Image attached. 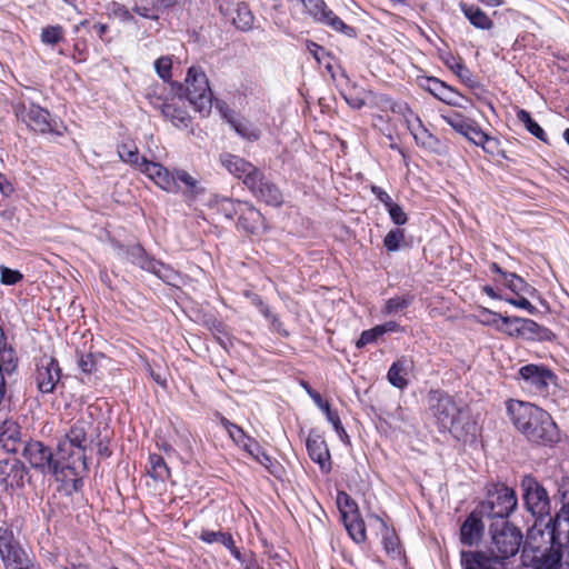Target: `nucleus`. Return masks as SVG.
Returning a JSON list of instances; mask_svg holds the SVG:
<instances>
[{"instance_id": "f257e3e1", "label": "nucleus", "mask_w": 569, "mask_h": 569, "mask_svg": "<svg viewBox=\"0 0 569 569\" xmlns=\"http://www.w3.org/2000/svg\"><path fill=\"white\" fill-rule=\"evenodd\" d=\"M507 417L515 429L530 443L552 447L560 440V431L549 412L529 401L507 399Z\"/></svg>"}, {"instance_id": "f03ea898", "label": "nucleus", "mask_w": 569, "mask_h": 569, "mask_svg": "<svg viewBox=\"0 0 569 569\" xmlns=\"http://www.w3.org/2000/svg\"><path fill=\"white\" fill-rule=\"evenodd\" d=\"M490 555L483 551L462 553L465 569H505L502 561L515 557L526 542L519 528L509 521H492Z\"/></svg>"}, {"instance_id": "7ed1b4c3", "label": "nucleus", "mask_w": 569, "mask_h": 569, "mask_svg": "<svg viewBox=\"0 0 569 569\" xmlns=\"http://www.w3.org/2000/svg\"><path fill=\"white\" fill-rule=\"evenodd\" d=\"M429 410L440 433L449 432L462 442L473 441L478 425L468 406H459L455 398L441 390L429 392Z\"/></svg>"}, {"instance_id": "20e7f679", "label": "nucleus", "mask_w": 569, "mask_h": 569, "mask_svg": "<svg viewBox=\"0 0 569 569\" xmlns=\"http://www.w3.org/2000/svg\"><path fill=\"white\" fill-rule=\"evenodd\" d=\"M21 456L34 471L51 475L68 495L83 488V480L76 478L74 467L68 465L63 455L56 457L53 449L41 440L30 438L24 441Z\"/></svg>"}, {"instance_id": "39448f33", "label": "nucleus", "mask_w": 569, "mask_h": 569, "mask_svg": "<svg viewBox=\"0 0 569 569\" xmlns=\"http://www.w3.org/2000/svg\"><path fill=\"white\" fill-rule=\"evenodd\" d=\"M98 426L91 416L78 418L66 436L57 443V453L63 455L68 465L74 467L76 478L82 479L88 472L86 450Z\"/></svg>"}, {"instance_id": "423d86ee", "label": "nucleus", "mask_w": 569, "mask_h": 569, "mask_svg": "<svg viewBox=\"0 0 569 569\" xmlns=\"http://www.w3.org/2000/svg\"><path fill=\"white\" fill-rule=\"evenodd\" d=\"M549 547L541 548L539 541L545 539L543 530L531 529L527 533V539L521 549V560L523 566L531 569H559L562 560V548H568V538L561 536L558 541L552 539V518L548 525Z\"/></svg>"}, {"instance_id": "0eeeda50", "label": "nucleus", "mask_w": 569, "mask_h": 569, "mask_svg": "<svg viewBox=\"0 0 569 569\" xmlns=\"http://www.w3.org/2000/svg\"><path fill=\"white\" fill-rule=\"evenodd\" d=\"M12 109L17 119L34 132L58 137H62L67 132V127L52 119L49 110L39 104L20 99L13 103Z\"/></svg>"}, {"instance_id": "6e6552de", "label": "nucleus", "mask_w": 569, "mask_h": 569, "mask_svg": "<svg viewBox=\"0 0 569 569\" xmlns=\"http://www.w3.org/2000/svg\"><path fill=\"white\" fill-rule=\"evenodd\" d=\"M151 181L161 190L171 193L182 192L187 198L194 199L203 192L200 182L187 170L174 169L170 171L159 162Z\"/></svg>"}, {"instance_id": "1a4fd4ad", "label": "nucleus", "mask_w": 569, "mask_h": 569, "mask_svg": "<svg viewBox=\"0 0 569 569\" xmlns=\"http://www.w3.org/2000/svg\"><path fill=\"white\" fill-rule=\"evenodd\" d=\"M184 81L186 97L194 111L202 118L208 117L211 113L213 94L206 72L199 66H191Z\"/></svg>"}, {"instance_id": "9d476101", "label": "nucleus", "mask_w": 569, "mask_h": 569, "mask_svg": "<svg viewBox=\"0 0 569 569\" xmlns=\"http://www.w3.org/2000/svg\"><path fill=\"white\" fill-rule=\"evenodd\" d=\"M518 499L513 489L500 485L488 491L478 509L481 513L493 521H508L507 518L517 508Z\"/></svg>"}, {"instance_id": "9b49d317", "label": "nucleus", "mask_w": 569, "mask_h": 569, "mask_svg": "<svg viewBox=\"0 0 569 569\" xmlns=\"http://www.w3.org/2000/svg\"><path fill=\"white\" fill-rule=\"evenodd\" d=\"M516 380L520 387L536 396H547L549 386L557 380L556 373L545 365L528 363L519 368Z\"/></svg>"}, {"instance_id": "f8f14e48", "label": "nucleus", "mask_w": 569, "mask_h": 569, "mask_svg": "<svg viewBox=\"0 0 569 569\" xmlns=\"http://www.w3.org/2000/svg\"><path fill=\"white\" fill-rule=\"evenodd\" d=\"M0 558L6 569H32V561L9 527H0Z\"/></svg>"}, {"instance_id": "ddd939ff", "label": "nucleus", "mask_w": 569, "mask_h": 569, "mask_svg": "<svg viewBox=\"0 0 569 569\" xmlns=\"http://www.w3.org/2000/svg\"><path fill=\"white\" fill-rule=\"evenodd\" d=\"M520 486L527 510L535 517L548 516L551 510V501L542 483L536 477L526 475L521 479Z\"/></svg>"}, {"instance_id": "4468645a", "label": "nucleus", "mask_w": 569, "mask_h": 569, "mask_svg": "<svg viewBox=\"0 0 569 569\" xmlns=\"http://www.w3.org/2000/svg\"><path fill=\"white\" fill-rule=\"evenodd\" d=\"M503 325H517L511 330H505L510 337H521L530 341H552L556 338V335L549 328L529 318L505 317Z\"/></svg>"}, {"instance_id": "2eb2a0df", "label": "nucleus", "mask_w": 569, "mask_h": 569, "mask_svg": "<svg viewBox=\"0 0 569 569\" xmlns=\"http://www.w3.org/2000/svg\"><path fill=\"white\" fill-rule=\"evenodd\" d=\"M117 248L118 254L121 259H124L131 262L132 264L138 266L142 270L153 273L161 279L166 277L163 271H168L167 266L156 260L153 257L149 256L141 244H118Z\"/></svg>"}, {"instance_id": "dca6fc26", "label": "nucleus", "mask_w": 569, "mask_h": 569, "mask_svg": "<svg viewBox=\"0 0 569 569\" xmlns=\"http://www.w3.org/2000/svg\"><path fill=\"white\" fill-rule=\"evenodd\" d=\"M61 368L53 356L43 355L36 365L34 381L41 393H52L61 380Z\"/></svg>"}, {"instance_id": "f3484780", "label": "nucleus", "mask_w": 569, "mask_h": 569, "mask_svg": "<svg viewBox=\"0 0 569 569\" xmlns=\"http://www.w3.org/2000/svg\"><path fill=\"white\" fill-rule=\"evenodd\" d=\"M306 8L307 12L315 19V21L325 24L337 32L346 36H352L355 29L346 24L323 0H300Z\"/></svg>"}, {"instance_id": "a211bd4d", "label": "nucleus", "mask_w": 569, "mask_h": 569, "mask_svg": "<svg viewBox=\"0 0 569 569\" xmlns=\"http://www.w3.org/2000/svg\"><path fill=\"white\" fill-rule=\"evenodd\" d=\"M247 189L258 201L267 206L279 208L284 202L280 188L268 179L262 170H259L254 179L249 180Z\"/></svg>"}, {"instance_id": "6ab92c4d", "label": "nucleus", "mask_w": 569, "mask_h": 569, "mask_svg": "<svg viewBox=\"0 0 569 569\" xmlns=\"http://www.w3.org/2000/svg\"><path fill=\"white\" fill-rule=\"evenodd\" d=\"M30 480L29 469L21 460L8 458L0 460V486L6 491L23 488Z\"/></svg>"}, {"instance_id": "aec40b11", "label": "nucleus", "mask_w": 569, "mask_h": 569, "mask_svg": "<svg viewBox=\"0 0 569 569\" xmlns=\"http://www.w3.org/2000/svg\"><path fill=\"white\" fill-rule=\"evenodd\" d=\"M117 152L122 162L129 164L151 180L156 171L153 167H158L159 162L151 161L144 156H141L134 140L127 139L121 141L117 146Z\"/></svg>"}, {"instance_id": "412c9836", "label": "nucleus", "mask_w": 569, "mask_h": 569, "mask_svg": "<svg viewBox=\"0 0 569 569\" xmlns=\"http://www.w3.org/2000/svg\"><path fill=\"white\" fill-rule=\"evenodd\" d=\"M220 163L230 174L240 179L246 187L260 170L244 158L229 152L220 154Z\"/></svg>"}, {"instance_id": "4be33fe9", "label": "nucleus", "mask_w": 569, "mask_h": 569, "mask_svg": "<svg viewBox=\"0 0 569 569\" xmlns=\"http://www.w3.org/2000/svg\"><path fill=\"white\" fill-rule=\"evenodd\" d=\"M236 227L246 234H258L267 229V221L258 208L246 201L237 217Z\"/></svg>"}, {"instance_id": "5701e85b", "label": "nucleus", "mask_w": 569, "mask_h": 569, "mask_svg": "<svg viewBox=\"0 0 569 569\" xmlns=\"http://www.w3.org/2000/svg\"><path fill=\"white\" fill-rule=\"evenodd\" d=\"M421 87L431 93L436 99L451 107H463L459 101L460 99L468 101V99L456 88L449 86L436 77H426L423 82H421Z\"/></svg>"}, {"instance_id": "b1692460", "label": "nucleus", "mask_w": 569, "mask_h": 569, "mask_svg": "<svg viewBox=\"0 0 569 569\" xmlns=\"http://www.w3.org/2000/svg\"><path fill=\"white\" fill-rule=\"evenodd\" d=\"M306 447L310 459L319 465L321 472L329 473L332 469L331 456L323 437L319 433L310 432Z\"/></svg>"}, {"instance_id": "393cba45", "label": "nucleus", "mask_w": 569, "mask_h": 569, "mask_svg": "<svg viewBox=\"0 0 569 569\" xmlns=\"http://www.w3.org/2000/svg\"><path fill=\"white\" fill-rule=\"evenodd\" d=\"M160 113L178 129H188L192 124V118L186 108L184 101L180 97H170V100Z\"/></svg>"}, {"instance_id": "a878e982", "label": "nucleus", "mask_w": 569, "mask_h": 569, "mask_svg": "<svg viewBox=\"0 0 569 569\" xmlns=\"http://www.w3.org/2000/svg\"><path fill=\"white\" fill-rule=\"evenodd\" d=\"M483 515L477 508L462 522L460 527V541L465 546H473L483 536L485 526L482 522Z\"/></svg>"}, {"instance_id": "bb28decb", "label": "nucleus", "mask_w": 569, "mask_h": 569, "mask_svg": "<svg viewBox=\"0 0 569 569\" xmlns=\"http://www.w3.org/2000/svg\"><path fill=\"white\" fill-rule=\"evenodd\" d=\"M21 427L13 420H4L0 427V446L8 453H17L20 446Z\"/></svg>"}, {"instance_id": "cd10ccee", "label": "nucleus", "mask_w": 569, "mask_h": 569, "mask_svg": "<svg viewBox=\"0 0 569 569\" xmlns=\"http://www.w3.org/2000/svg\"><path fill=\"white\" fill-rule=\"evenodd\" d=\"M223 118L232 127V129L244 140L250 142L258 141L261 137L260 129L249 120H238L233 116V111L226 107Z\"/></svg>"}, {"instance_id": "c85d7f7f", "label": "nucleus", "mask_w": 569, "mask_h": 569, "mask_svg": "<svg viewBox=\"0 0 569 569\" xmlns=\"http://www.w3.org/2000/svg\"><path fill=\"white\" fill-rule=\"evenodd\" d=\"M199 539L206 543L220 542L223 545L238 561H243L242 553L236 546L234 539L230 532L212 531L204 529L201 531Z\"/></svg>"}, {"instance_id": "c756f323", "label": "nucleus", "mask_w": 569, "mask_h": 569, "mask_svg": "<svg viewBox=\"0 0 569 569\" xmlns=\"http://www.w3.org/2000/svg\"><path fill=\"white\" fill-rule=\"evenodd\" d=\"M146 473L157 482H167L171 479V470L164 458L159 453H149Z\"/></svg>"}, {"instance_id": "7c9ffc66", "label": "nucleus", "mask_w": 569, "mask_h": 569, "mask_svg": "<svg viewBox=\"0 0 569 569\" xmlns=\"http://www.w3.org/2000/svg\"><path fill=\"white\" fill-rule=\"evenodd\" d=\"M460 10L471 26L480 30L493 28L492 19L478 6L460 2Z\"/></svg>"}, {"instance_id": "2f4dec72", "label": "nucleus", "mask_w": 569, "mask_h": 569, "mask_svg": "<svg viewBox=\"0 0 569 569\" xmlns=\"http://www.w3.org/2000/svg\"><path fill=\"white\" fill-rule=\"evenodd\" d=\"M408 362L409 360L402 356L391 363L387 372V380L392 387L400 390L408 387Z\"/></svg>"}, {"instance_id": "473e14b6", "label": "nucleus", "mask_w": 569, "mask_h": 569, "mask_svg": "<svg viewBox=\"0 0 569 569\" xmlns=\"http://www.w3.org/2000/svg\"><path fill=\"white\" fill-rule=\"evenodd\" d=\"M382 546L387 556L393 560L405 558L400 539L393 528H389L383 521Z\"/></svg>"}, {"instance_id": "72a5a7b5", "label": "nucleus", "mask_w": 569, "mask_h": 569, "mask_svg": "<svg viewBox=\"0 0 569 569\" xmlns=\"http://www.w3.org/2000/svg\"><path fill=\"white\" fill-rule=\"evenodd\" d=\"M568 538V558H569V505L561 508L552 517V539L559 540L561 536Z\"/></svg>"}, {"instance_id": "f704fd0d", "label": "nucleus", "mask_w": 569, "mask_h": 569, "mask_svg": "<svg viewBox=\"0 0 569 569\" xmlns=\"http://www.w3.org/2000/svg\"><path fill=\"white\" fill-rule=\"evenodd\" d=\"M416 143L425 149L436 151L440 144L439 139L432 134L421 122L410 130Z\"/></svg>"}, {"instance_id": "c9c22d12", "label": "nucleus", "mask_w": 569, "mask_h": 569, "mask_svg": "<svg viewBox=\"0 0 569 569\" xmlns=\"http://www.w3.org/2000/svg\"><path fill=\"white\" fill-rule=\"evenodd\" d=\"M346 530L349 536L356 543H362L367 539L366 523L361 517L358 515L356 517L345 518L342 519Z\"/></svg>"}, {"instance_id": "e433bc0d", "label": "nucleus", "mask_w": 569, "mask_h": 569, "mask_svg": "<svg viewBox=\"0 0 569 569\" xmlns=\"http://www.w3.org/2000/svg\"><path fill=\"white\" fill-rule=\"evenodd\" d=\"M517 116V119L519 120V122H521L525 128L533 136L536 137L538 140L545 142V143H548V136L547 133L545 132V130L539 126L538 122H536L530 112L525 110V109H519L516 113Z\"/></svg>"}, {"instance_id": "4c0bfd02", "label": "nucleus", "mask_w": 569, "mask_h": 569, "mask_svg": "<svg viewBox=\"0 0 569 569\" xmlns=\"http://www.w3.org/2000/svg\"><path fill=\"white\" fill-rule=\"evenodd\" d=\"M254 16L247 3H238L236 16L232 18L233 26L241 31H249L252 29Z\"/></svg>"}, {"instance_id": "58836bf2", "label": "nucleus", "mask_w": 569, "mask_h": 569, "mask_svg": "<svg viewBox=\"0 0 569 569\" xmlns=\"http://www.w3.org/2000/svg\"><path fill=\"white\" fill-rule=\"evenodd\" d=\"M246 201L230 198H222L217 200L216 209L218 213H221L228 220H234L240 210L242 209Z\"/></svg>"}, {"instance_id": "ea45409f", "label": "nucleus", "mask_w": 569, "mask_h": 569, "mask_svg": "<svg viewBox=\"0 0 569 569\" xmlns=\"http://www.w3.org/2000/svg\"><path fill=\"white\" fill-rule=\"evenodd\" d=\"M415 301V296L407 292L402 296H395L389 298L382 308L383 315H395L411 306Z\"/></svg>"}, {"instance_id": "a19ab883", "label": "nucleus", "mask_w": 569, "mask_h": 569, "mask_svg": "<svg viewBox=\"0 0 569 569\" xmlns=\"http://www.w3.org/2000/svg\"><path fill=\"white\" fill-rule=\"evenodd\" d=\"M104 435L100 431L98 427V431H94L93 437L90 439L89 447H93L97 451V455L100 458H109L112 455V450L110 449V436L108 430L104 428Z\"/></svg>"}, {"instance_id": "79ce46f5", "label": "nucleus", "mask_w": 569, "mask_h": 569, "mask_svg": "<svg viewBox=\"0 0 569 569\" xmlns=\"http://www.w3.org/2000/svg\"><path fill=\"white\" fill-rule=\"evenodd\" d=\"M154 69L159 78L163 80L166 83H170L172 87L177 86L179 89L182 88V84L179 82H172V57L171 56H162L154 61Z\"/></svg>"}, {"instance_id": "37998d69", "label": "nucleus", "mask_w": 569, "mask_h": 569, "mask_svg": "<svg viewBox=\"0 0 569 569\" xmlns=\"http://www.w3.org/2000/svg\"><path fill=\"white\" fill-rule=\"evenodd\" d=\"M78 355V367L82 373L93 375L98 371V361L99 359L104 358L102 352H88V353H79Z\"/></svg>"}, {"instance_id": "c03bdc74", "label": "nucleus", "mask_w": 569, "mask_h": 569, "mask_svg": "<svg viewBox=\"0 0 569 569\" xmlns=\"http://www.w3.org/2000/svg\"><path fill=\"white\" fill-rule=\"evenodd\" d=\"M164 93L166 87L156 83L147 89L146 98L154 109H158L161 112V110L170 100V98L167 97Z\"/></svg>"}, {"instance_id": "a18cd8bd", "label": "nucleus", "mask_w": 569, "mask_h": 569, "mask_svg": "<svg viewBox=\"0 0 569 569\" xmlns=\"http://www.w3.org/2000/svg\"><path fill=\"white\" fill-rule=\"evenodd\" d=\"M406 246V233L401 228L390 229L383 238V247L388 252H395Z\"/></svg>"}, {"instance_id": "49530a36", "label": "nucleus", "mask_w": 569, "mask_h": 569, "mask_svg": "<svg viewBox=\"0 0 569 569\" xmlns=\"http://www.w3.org/2000/svg\"><path fill=\"white\" fill-rule=\"evenodd\" d=\"M505 286L511 290L516 296L520 293H531L536 291L523 278L515 272H508L505 277Z\"/></svg>"}, {"instance_id": "de8ad7c7", "label": "nucleus", "mask_w": 569, "mask_h": 569, "mask_svg": "<svg viewBox=\"0 0 569 569\" xmlns=\"http://www.w3.org/2000/svg\"><path fill=\"white\" fill-rule=\"evenodd\" d=\"M337 503L341 515V519L361 515L359 511L358 503L347 492L341 491L338 493Z\"/></svg>"}, {"instance_id": "09e8293b", "label": "nucleus", "mask_w": 569, "mask_h": 569, "mask_svg": "<svg viewBox=\"0 0 569 569\" xmlns=\"http://www.w3.org/2000/svg\"><path fill=\"white\" fill-rule=\"evenodd\" d=\"M478 312L479 315L476 317L478 323L488 327H495L497 330H503V328L498 323L500 321L503 325V318L506 316H502L501 313L492 311L486 307H478Z\"/></svg>"}, {"instance_id": "8fccbe9b", "label": "nucleus", "mask_w": 569, "mask_h": 569, "mask_svg": "<svg viewBox=\"0 0 569 569\" xmlns=\"http://www.w3.org/2000/svg\"><path fill=\"white\" fill-rule=\"evenodd\" d=\"M64 39V28L60 24L42 28L40 40L44 44L56 46Z\"/></svg>"}, {"instance_id": "3c124183", "label": "nucleus", "mask_w": 569, "mask_h": 569, "mask_svg": "<svg viewBox=\"0 0 569 569\" xmlns=\"http://www.w3.org/2000/svg\"><path fill=\"white\" fill-rule=\"evenodd\" d=\"M441 118L458 133H462L473 119H470L457 111H450L441 114Z\"/></svg>"}, {"instance_id": "603ef678", "label": "nucleus", "mask_w": 569, "mask_h": 569, "mask_svg": "<svg viewBox=\"0 0 569 569\" xmlns=\"http://www.w3.org/2000/svg\"><path fill=\"white\" fill-rule=\"evenodd\" d=\"M108 16L109 18L118 19L123 23L134 22L132 11L118 1H112L108 4Z\"/></svg>"}, {"instance_id": "864d4df0", "label": "nucleus", "mask_w": 569, "mask_h": 569, "mask_svg": "<svg viewBox=\"0 0 569 569\" xmlns=\"http://www.w3.org/2000/svg\"><path fill=\"white\" fill-rule=\"evenodd\" d=\"M220 423L226 429L233 442L239 447H241V445L244 443L246 440L250 437L240 426L231 422L226 417H221Z\"/></svg>"}, {"instance_id": "5fc2aeb1", "label": "nucleus", "mask_w": 569, "mask_h": 569, "mask_svg": "<svg viewBox=\"0 0 569 569\" xmlns=\"http://www.w3.org/2000/svg\"><path fill=\"white\" fill-rule=\"evenodd\" d=\"M18 366V358L11 347H4L0 350V369L3 372L11 373Z\"/></svg>"}, {"instance_id": "6e6d98bb", "label": "nucleus", "mask_w": 569, "mask_h": 569, "mask_svg": "<svg viewBox=\"0 0 569 569\" xmlns=\"http://www.w3.org/2000/svg\"><path fill=\"white\" fill-rule=\"evenodd\" d=\"M396 114L403 119L409 131L422 122L420 117L413 112L406 102H400L399 107H397Z\"/></svg>"}, {"instance_id": "4d7b16f0", "label": "nucleus", "mask_w": 569, "mask_h": 569, "mask_svg": "<svg viewBox=\"0 0 569 569\" xmlns=\"http://www.w3.org/2000/svg\"><path fill=\"white\" fill-rule=\"evenodd\" d=\"M89 48L88 42L83 38H78L72 46L71 59L74 63H82L88 60Z\"/></svg>"}, {"instance_id": "13d9d810", "label": "nucleus", "mask_w": 569, "mask_h": 569, "mask_svg": "<svg viewBox=\"0 0 569 569\" xmlns=\"http://www.w3.org/2000/svg\"><path fill=\"white\" fill-rule=\"evenodd\" d=\"M440 60L455 74L465 66L463 59L459 54H455L451 51L442 52L440 54Z\"/></svg>"}, {"instance_id": "bf43d9fd", "label": "nucleus", "mask_w": 569, "mask_h": 569, "mask_svg": "<svg viewBox=\"0 0 569 569\" xmlns=\"http://www.w3.org/2000/svg\"><path fill=\"white\" fill-rule=\"evenodd\" d=\"M380 337H382V333L380 331L379 326H376L368 330H363L356 342V347L358 349H362L367 345L376 342Z\"/></svg>"}, {"instance_id": "052dcab7", "label": "nucleus", "mask_w": 569, "mask_h": 569, "mask_svg": "<svg viewBox=\"0 0 569 569\" xmlns=\"http://www.w3.org/2000/svg\"><path fill=\"white\" fill-rule=\"evenodd\" d=\"M485 134L486 132L480 128L476 120H472L468 126V129L461 133V136H463L476 146L480 144L481 140L485 138Z\"/></svg>"}, {"instance_id": "680f3d73", "label": "nucleus", "mask_w": 569, "mask_h": 569, "mask_svg": "<svg viewBox=\"0 0 569 569\" xmlns=\"http://www.w3.org/2000/svg\"><path fill=\"white\" fill-rule=\"evenodd\" d=\"M23 279V274L16 269L0 267V280L6 286H14Z\"/></svg>"}, {"instance_id": "e2e57ef3", "label": "nucleus", "mask_w": 569, "mask_h": 569, "mask_svg": "<svg viewBox=\"0 0 569 569\" xmlns=\"http://www.w3.org/2000/svg\"><path fill=\"white\" fill-rule=\"evenodd\" d=\"M456 76L465 86H467L471 90L476 91L478 89H482L481 83L476 79V77L467 68L466 64L458 72H456Z\"/></svg>"}, {"instance_id": "0e129e2a", "label": "nucleus", "mask_w": 569, "mask_h": 569, "mask_svg": "<svg viewBox=\"0 0 569 569\" xmlns=\"http://www.w3.org/2000/svg\"><path fill=\"white\" fill-rule=\"evenodd\" d=\"M387 211L391 221L396 226H403L409 220L408 214L405 212L403 208L397 202H393L390 207H388Z\"/></svg>"}, {"instance_id": "69168bd1", "label": "nucleus", "mask_w": 569, "mask_h": 569, "mask_svg": "<svg viewBox=\"0 0 569 569\" xmlns=\"http://www.w3.org/2000/svg\"><path fill=\"white\" fill-rule=\"evenodd\" d=\"M505 301L513 307L526 310L530 315L538 313V308L533 306L527 298L521 296V293L516 298L506 297Z\"/></svg>"}, {"instance_id": "338daca9", "label": "nucleus", "mask_w": 569, "mask_h": 569, "mask_svg": "<svg viewBox=\"0 0 569 569\" xmlns=\"http://www.w3.org/2000/svg\"><path fill=\"white\" fill-rule=\"evenodd\" d=\"M375 99L376 107L383 112L391 111L392 113H396L397 107L400 104V102L395 101L388 94H378Z\"/></svg>"}, {"instance_id": "774afa93", "label": "nucleus", "mask_w": 569, "mask_h": 569, "mask_svg": "<svg viewBox=\"0 0 569 569\" xmlns=\"http://www.w3.org/2000/svg\"><path fill=\"white\" fill-rule=\"evenodd\" d=\"M244 297L260 311L263 317L270 316V307L263 301L262 297L252 291H244Z\"/></svg>"}]
</instances>
